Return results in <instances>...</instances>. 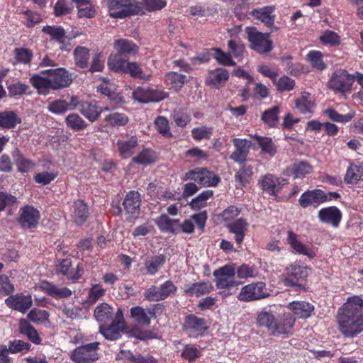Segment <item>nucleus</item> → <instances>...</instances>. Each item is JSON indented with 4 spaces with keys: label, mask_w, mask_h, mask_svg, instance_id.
Here are the masks:
<instances>
[{
    "label": "nucleus",
    "mask_w": 363,
    "mask_h": 363,
    "mask_svg": "<svg viewBox=\"0 0 363 363\" xmlns=\"http://www.w3.org/2000/svg\"><path fill=\"white\" fill-rule=\"evenodd\" d=\"M338 329L346 337H353L363 331V299L350 296L339 309Z\"/></svg>",
    "instance_id": "obj_1"
},
{
    "label": "nucleus",
    "mask_w": 363,
    "mask_h": 363,
    "mask_svg": "<svg viewBox=\"0 0 363 363\" xmlns=\"http://www.w3.org/2000/svg\"><path fill=\"white\" fill-rule=\"evenodd\" d=\"M108 6L110 16L115 18L144 13L143 4L136 0H108Z\"/></svg>",
    "instance_id": "obj_2"
},
{
    "label": "nucleus",
    "mask_w": 363,
    "mask_h": 363,
    "mask_svg": "<svg viewBox=\"0 0 363 363\" xmlns=\"http://www.w3.org/2000/svg\"><path fill=\"white\" fill-rule=\"evenodd\" d=\"M245 33L250 48L257 53L266 54L272 50V41L269 33H262L255 27H247Z\"/></svg>",
    "instance_id": "obj_3"
},
{
    "label": "nucleus",
    "mask_w": 363,
    "mask_h": 363,
    "mask_svg": "<svg viewBox=\"0 0 363 363\" xmlns=\"http://www.w3.org/2000/svg\"><path fill=\"white\" fill-rule=\"evenodd\" d=\"M99 342H94L77 347L69 354V358L76 363H90L99 359L97 350Z\"/></svg>",
    "instance_id": "obj_4"
},
{
    "label": "nucleus",
    "mask_w": 363,
    "mask_h": 363,
    "mask_svg": "<svg viewBox=\"0 0 363 363\" xmlns=\"http://www.w3.org/2000/svg\"><path fill=\"white\" fill-rule=\"evenodd\" d=\"M72 79L64 68L47 69V89H62L70 85Z\"/></svg>",
    "instance_id": "obj_5"
},
{
    "label": "nucleus",
    "mask_w": 363,
    "mask_h": 363,
    "mask_svg": "<svg viewBox=\"0 0 363 363\" xmlns=\"http://www.w3.org/2000/svg\"><path fill=\"white\" fill-rule=\"evenodd\" d=\"M268 296H269V294L266 291L265 283L257 281L244 286L238 296V299L249 302L263 299Z\"/></svg>",
    "instance_id": "obj_6"
},
{
    "label": "nucleus",
    "mask_w": 363,
    "mask_h": 363,
    "mask_svg": "<svg viewBox=\"0 0 363 363\" xmlns=\"http://www.w3.org/2000/svg\"><path fill=\"white\" fill-rule=\"evenodd\" d=\"M235 267L233 264H226L213 272L218 289H230L235 287L239 282L235 280Z\"/></svg>",
    "instance_id": "obj_7"
},
{
    "label": "nucleus",
    "mask_w": 363,
    "mask_h": 363,
    "mask_svg": "<svg viewBox=\"0 0 363 363\" xmlns=\"http://www.w3.org/2000/svg\"><path fill=\"white\" fill-rule=\"evenodd\" d=\"M354 81V76L349 74L345 69H338L333 73L328 84L336 91L346 92L350 90Z\"/></svg>",
    "instance_id": "obj_8"
},
{
    "label": "nucleus",
    "mask_w": 363,
    "mask_h": 363,
    "mask_svg": "<svg viewBox=\"0 0 363 363\" xmlns=\"http://www.w3.org/2000/svg\"><path fill=\"white\" fill-rule=\"evenodd\" d=\"M183 329L190 337H196L201 335L208 329V327L203 318L190 314L185 317Z\"/></svg>",
    "instance_id": "obj_9"
},
{
    "label": "nucleus",
    "mask_w": 363,
    "mask_h": 363,
    "mask_svg": "<svg viewBox=\"0 0 363 363\" xmlns=\"http://www.w3.org/2000/svg\"><path fill=\"white\" fill-rule=\"evenodd\" d=\"M5 303L10 308L25 313L32 306L33 300L30 295L21 293L10 295L5 299Z\"/></svg>",
    "instance_id": "obj_10"
},
{
    "label": "nucleus",
    "mask_w": 363,
    "mask_h": 363,
    "mask_svg": "<svg viewBox=\"0 0 363 363\" xmlns=\"http://www.w3.org/2000/svg\"><path fill=\"white\" fill-rule=\"evenodd\" d=\"M328 201V196L320 189L307 191L302 194L298 203L302 208H307L311 205L318 206Z\"/></svg>",
    "instance_id": "obj_11"
},
{
    "label": "nucleus",
    "mask_w": 363,
    "mask_h": 363,
    "mask_svg": "<svg viewBox=\"0 0 363 363\" xmlns=\"http://www.w3.org/2000/svg\"><path fill=\"white\" fill-rule=\"evenodd\" d=\"M233 143L235 150L231 153L230 158L235 162L245 163L249 155V150L252 146L251 141L246 139L234 138Z\"/></svg>",
    "instance_id": "obj_12"
},
{
    "label": "nucleus",
    "mask_w": 363,
    "mask_h": 363,
    "mask_svg": "<svg viewBox=\"0 0 363 363\" xmlns=\"http://www.w3.org/2000/svg\"><path fill=\"white\" fill-rule=\"evenodd\" d=\"M39 218L38 210L31 206H26L21 209L18 223L23 228L31 229L37 226Z\"/></svg>",
    "instance_id": "obj_13"
},
{
    "label": "nucleus",
    "mask_w": 363,
    "mask_h": 363,
    "mask_svg": "<svg viewBox=\"0 0 363 363\" xmlns=\"http://www.w3.org/2000/svg\"><path fill=\"white\" fill-rule=\"evenodd\" d=\"M229 79V72L223 68H217L208 72L206 84L213 88L220 89Z\"/></svg>",
    "instance_id": "obj_14"
},
{
    "label": "nucleus",
    "mask_w": 363,
    "mask_h": 363,
    "mask_svg": "<svg viewBox=\"0 0 363 363\" xmlns=\"http://www.w3.org/2000/svg\"><path fill=\"white\" fill-rule=\"evenodd\" d=\"M118 153L123 158L131 157L138 146V140L136 136L127 137L119 139L116 143Z\"/></svg>",
    "instance_id": "obj_15"
},
{
    "label": "nucleus",
    "mask_w": 363,
    "mask_h": 363,
    "mask_svg": "<svg viewBox=\"0 0 363 363\" xmlns=\"http://www.w3.org/2000/svg\"><path fill=\"white\" fill-rule=\"evenodd\" d=\"M89 216V208L84 201L80 199L74 201L71 211L72 221L77 225H81L87 220Z\"/></svg>",
    "instance_id": "obj_16"
},
{
    "label": "nucleus",
    "mask_w": 363,
    "mask_h": 363,
    "mask_svg": "<svg viewBox=\"0 0 363 363\" xmlns=\"http://www.w3.org/2000/svg\"><path fill=\"white\" fill-rule=\"evenodd\" d=\"M307 277L306 268L294 266L291 268L288 277L284 280L285 286L301 287Z\"/></svg>",
    "instance_id": "obj_17"
},
{
    "label": "nucleus",
    "mask_w": 363,
    "mask_h": 363,
    "mask_svg": "<svg viewBox=\"0 0 363 363\" xmlns=\"http://www.w3.org/2000/svg\"><path fill=\"white\" fill-rule=\"evenodd\" d=\"M318 218L322 223L337 227L341 220L342 213L335 206L323 208L318 212Z\"/></svg>",
    "instance_id": "obj_18"
},
{
    "label": "nucleus",
    "mask_w": 363,
    "mask_h": 363,
    "mask_svg": "<svg viewBox=\"0 0 363 363\" xmlns=\"http://www.w3.org/2000/svg\"><path fill=\"white\" fill-rule=\"evenodd\" d=\"M274 10L275 8L272 6H263L253 9L250 14L253 18L260 21L266 26L271 27L274 25L275 20Z\"/></svg>",
    "instance_id": "obj_19"
},
{
    "label": "nucleus",
    "mask_w": 363,
    "mask_h": 363,
    "mask_svg": "<svg viewBox=\"0 0 363 363\" xmlns=\"http://www.w3.org/2000/svg\"><path fill=\"white\" fill-rule=\"evenodd\" d=\"M79 112L83 115L89 122L94 123L96 121L102 113V108L97 105L96 102L92 101H83L81 105Z\"/></svg>",
    "instance_id": "obj_20"
},
{
    "label": "nucleus",
    "mask_w": 363,
    "mask_h": 363,
    "mask_svg": "<svg viewBox=\"0 0 363 363\" xmlns=\"http://www.w3.org/2000/svg\"><path fill=\"white\" fill-rule=\"evenodd\" d=\"M287 235L286 241L295 252L307 256L309 258H313L315 256L313 250L298 240L296 234L289 230Z\"/></svg>",
    "instance_id": "obj_21"
},
{
    "label": "nucleus",
    "mask_w": 363,
    "mask_h": 363,
    "mask_svg": "<svg viewBox=\"0 0 363 363\" xmlns=\"http://www.w3.org/2000/svg\"><path fill=\"white\" fill-rule=\"evenodd\" d=\"M288 308L299 318L310 317L314 311V306L306 301H293L288 305Z\"/></svg>",
    "instance_id": "obj_22"
},
{
    "label": "nucleus",
    "mask_w": 363,
    "mask_h": 363,
    "mask_svg": "<svg viewBox=\"0 0 363 363\" xmlns=\"http://www.w3.org/2000/svg\"><path fill=\"white\" fill-rule=\"evenodd\" d=\"M11 155L18 172L26 173L35 167V162L31 160L26 158L18 148H16L12 152Z\"/></svg>",
    "instance_id": "obj_23"
},
{
    "label": "nucleus",
    "mask_w": 363,
    "mask_h": 363,
    "mask_svg": "<svg viewBox=\"0 0 363 363\" xmlns=\"http://www.w3.org/2000/svg\"><path fill=\"white\" fill-rule=\"evenodd\" d=\"M295 318L291 314H286L282 318L276 319L275 325L272 335H279L281 334H289L294 325Z\"/></svg>",
    "instance_id": "obj_24"
},
{
    "label": "nucleus",
    "mask_w": 363,
    "mask_h": 363,
    "mask_svg": "<svg viewBox=\"0 0 363 363\" xmlns=\"http://www.w3.org/2000/svg\"><path fill=\"white\" fill-rule=\"evenodd\" d=\"M141 204L140 195L138 191L128 192L123 201V205L125 211L129 214H136L139 212Z\"/></svg>",
    "instance_id": "obj_25"
},
{
    "label": "nucleus",
    "mask_w": 363,
    "mask_h": 363,
    "mask_svg": "<svg viewBox=\"0 0 363 363\" xmlns=\"http://www.w3.org/2000/svg\"><path fill=\"white\" fill-rule=\"evenodd\" d=\"M21 123V118L15 111L7 110L0 111V129H13Z\"/></svg>",
    "instance_id": "obj_26"
},
{
    "label": "nucleus",
    "mask_w": 363,
    "mask_h": 363,
    "mask_svg": "<svg viewBox=\"0 0 363 363\" xmlns=\"http://www.w3.org/2000/svg\"><path fill=\"white\" fill-rule=\"evenodd\" d=\"M247 225V220L242 218L232 221L227 225L230 232L235 235V239L238 244H240L242 242Z\"/></svg>",
    "instance_id": "obj_27"
},
{
    "label": "nucleus",
    "mask_w": 363,
    "mask_h": 363,
    "mask_svg": "<svg viewBox=\"0 0 363 363\" xmlns=\"http://www.w3.org/2000/svg\"><path fill=\"white\" fill-rule=\"evenodd\" d=\"M285 179H280L274 177L272 174H267L263 177L260 181L262 189L270 194H275L284 185Z\"/></svg>",
    "instance_id": "obj_28"
},
{
    "label": "nucleus",
    "mask_w": 363,
    "mask_h": 363,
    "mask_svg": "<svg viewBox=\"0 0 363 363\" xmlns=\"http://www.w3.org/2000/svg\"><path fill=\"white\" fill-rule=\"evenodd\" d=\"M363 181V164L350 163L344 177V182L347 184H353Z\"/></svg>",
    "instance_id": "obj_29"
},
{
    "label": "nucleus",
    "mask_w": 363,
    "mask_h": 363,
    "mask_svg": "<svg viewBox=\"0 0 363 363\" xmlns=\"http://www.w3.org/2000/svg\"><path fill=\"white\" fill-rule=\"evenodd\" d=\"M166 262L164 255H158L147 259L145 262V273L149 275H155L163 267Z\"/></svg>",
    "instance_id": "obj_30"
},
{
    "label": "nucleus",
    "mask_w": 363,
    "mask_h": 363,
    "mask_svg": "<svg viewBox=\"0 0 363 363\" xmlns=\"http://www.w3.org/2000/svg\"><path fill=\"white\" fill-rule=\"evenodd\" d=\"M159 228L162 231L176 233L179 230L180 223L177 219H172L167 215H161L156 220Z\"/></svg>",
    "instance_id": "obj_31"
},
{
    "label": "nucleus",
    "mask_w": 363,
    "mask_h": 363,
    "mask_svg": "<svg viewBox=\"0 0 363 363\" xmlns=\"http://www.w3.org/2000/svg\"><path fill=\"white\" fill-rule=\"evenodd\" d=\"M114 48L117 53L128 57L138 52V47L132 41L126 39H119L115 41Z\"/></svg>",
    "instance_id": "obj_32"
},
{
    "label": "nucleus",
    "mask_w": 363,
    "mask_h": 363,
    "mask_svg": "<svg viewBox=\"0 0 363 363\" xmlns=\"http://www.w3.org/2000/svg\"><path fill=\"white\" fill-rule=\"evenodd\" d=\"M19 331L21 334L26 335L28 339L35 345L41 342L37 330L31 325L26 319H21L19 321Z\"/></svg>",
    "instance_id": "obj_33"
},
{
    "label": "nucleus",
    "mask_w": 363,
    "mask_h": 363,
    "mask_svg": "<svg viewBox=\"0 0 363 363\" xmlns=\"http://www.w3.org/2000/svg\"><path fill=\"white\" fill-rule=\"evenodd\" d=\"M124 328L125 326L113 321L108 326L104 325H101L99 331L106 339L115 340L121 337V333L124 330Z\"/></svg>",
    "instance_id": "obj_34"
},
{
    "label": "nucleus",
    "mask_w": 363,
    "mask_h": 363,
    "mask_svg": "<svg viewBox=\"0 0 363 363\" xmlns=\"http://www.w3.org/2000/svg\"><path fill=\"white\" fill-rule=\"evenodd\" d=\"M313 167L307 162L298 161L294 162L291 167L288 169L289 174L296 178H303L312 172Z\"/></svg>",
    "instance_id": "obj_35"
},
{
    "label": "nucleus",
    "mask_w": 363,
    "mask_h": 363,
    "mask_svg": "<svg viewBox=\"0 0 363 363\" xmlns=\"http://www.w3.org/2000/svg\"><path fill=\"white\" fill-rule=\"evenodd\" d=\"M126 58L117 52L111 54L108 58L107 65L112 71L123 72L128 63Z\"/></svg>",
    "instance_id": "obj_36"
},
{
    "label": "nucleus",
    "mask_w": 363,
    "mask_h": 363,
    "mask_svg": "<svg viewBox=\"0 0 363 363\" xmlns=\"http://www.w3.org/2000/svg\"><path fill=\"white\" fill-rule=\"evenodd\" d=\"M76 4L79 18H93L95 15V9L89 0H72Z\"/></svg>",
    "instance_id": "obj_37"
},
{
    "label": "nucleus",
    "mask_w": 363,
    "mask_h": 363,
    "mask_svg": "<svg viewBox=\"0 0 363 363\" xmlns=\"http://www.w3.org/2000/svg\"><path fill=\"white\" fill-rule=\"evenodd\" d=\"M157 160V154L151 149H144L136 156L132 158V161L138 164H150Z\"/></svg>",
    "instance_id": "obj_38"
},
{
    "label": "nucleus",
    "mask_w": 363,
    "mask_h": 363,
    "mask_svg": "<svg viewBox=\"0 0 363 363\" xmlns=\"http://www.w3.org/2000/svg\"><path fill=\"white\" fill-rule=\"evenodd\" d=\"M94 316L99 322L106 323L113 317V308L106 303L98 306L94 310Z\"/></svg>",
    "instance_id": "obj_39"
},
{
    "label": "nucleus",
    "mask_w": 363,
    "mask_h": 363,
    "mask_svg": "<svg viewBox=\"0 0 363 363\" xmlns=\"http://www.w3.org/2000/svg\"><path fill=\"white\" fill-rule=\"evenodd\" d=\"M65 121L68 128L75 131L82 130L88 126L86 121L75 113H69Z\"/></svg>",
    "instance_id": "obj_40"
},
{
    "label": "nucleus",
    "mask_w": 363,
    "mask_h": 363,
    "mask_svg": "<svg viewBox=\"0 0 363 363\" xmlns=\"http://www.w3.org/2000/svg\"><path fill=\"white\" fill-rule=\"evenodd\" d=\"M212 284L208 282H201L193 284L185 289V292L197 296L210 293L213 290Z\"/></svg>",
    "instance_id": "obj_41"
},
{
    "label": "nucleus",
    "mask_w": 363,
    "mask_h": 363,
    "mask_svg": "<svg viewBox=\"0 0 363 363\" xmlns=\"http://www.w3.org/2000/svg\"><path fill=\"white\" fill-rule=\"evenodd\" d=\"M74 62L77 66L86 68L89 58V50L83 46H77L74 50Z\"/></svg>",
    "instance_id": "obj_42"
},
{
    "label": "nucleus",
    "mask_w": 363,
    "mask_h": 363,
    "mask_svg": "<svg viewBox=\"0 0 363 363\" xmlns=\"http://www.w3.org/2000/svg\"><path fill=\"white\" fill-rule=\"evenodd\" d=\"M296 106L302 113H311L315 106L313 101L308 93H303L296 100Z\"/></svg>",
    "instance_id": "obj_43"
},
{
    "label": "nucleus",
    "mask_w": 363,
    "mask_h": 363,
    "mask_svg": "<svg viewBox=\"0 0 363 363\" xmlns=\"http://www.w3.org/2000/svg\"><path fill=\"white\" fill-rule=\"evenodd\" d=\"M275 322L276 318L270 312L262 311L257 315V323L258 325L267 328L271 333L275 325Z\"/></svg>",
    "instance_id": "obj_44"
},
{
    "label": "nucleus",
    "mask_w": 363,
    "mask_h": 363,
    "mask_svg": "<svg viewBox=\"0 0 363 363\" xmlns=\"http://www.w3.org/2000/svg\"><path fill=\"white\" fill-rule=\"evenodd\" d=\"M60 271L64 275H66L70 279H78L81 277L79 272V267L76 269L72 267V262L69 259H63L60 265Z\"/></svg>",
    "instance_id": "obj_45"
},
{
    "label": "nucleus",
    "mask_w": 363,
    "mask_h": 363,
    "mask_svg": "<svg viewBox=\"0 0 363 363\" xmlns=\"http://www.w3.org/2000/svg\"><path fill=\"white\" fill-rule=\"evenodd\" d=\"M253 137L256 139L257 144L263 152L269 154L271 156L276 154L277 147L272 142V138L262 137L258 135H255Z\"/></svg>",
    "instance_id": "obj_46"
},
{
    "label": "nucleus",
    "mask_w": 363,
    "mask_h": 363,
    "mask_svg": "<svg viewBox=\"0 0 363 363\" xmlns=\"http://www.w3.org/2000/svg\"><path fill=\"white\" fill-rule=\"evenodd\" d=\"M47 294L55 298H65L72 295V291L67 287H59L47 281Z\"/></svg>",
    "instance_id": "obj_47"
},
{
    "label": "nucleus",
    "mask_w": 363,
    "mask_h": 363,
    "mask_svg": "<svg viewBox=\"0 0 363 363\" xmlns=\"http://www.w3.org/2000/svg\"><path fill=\"white\" fill-rule=\"evenodd\" d=\"M166 80L177 91L181 89L186 82V75L174 72H170L166 74Z\"/></svg>",
    "instance_id": "obj_48"
},
{
    "label": "nucleus",
    "mask_w": 363,
    "mask_h": 363,
    "mask_svg": "<svg viewBox=\"0 0 363 363\" xmlns=\"http://www.w3.org/2000/svg\"><path fill=\"white\" fill-rule=\"evenodd\" d=\"M241 165L239 170L235 174V180L244 186L248 182L253 174V168L250 164L245 163L240 164Z\"/></svg>",
    "instance_id": "obj_49"
},
{
    "label": "nucleus",
    "mask_w": 363,
    "mask_h": 363,
    "mask_svg": "<svg viewBox=\"0 0 363 363\" xmlns=\"http://www.w3.org/2000/svg\"><path fill=\"white\" fill-rule=\"evenodd\" d=\"M130 316L135 321L145 325L150 324V318L148 316L147 309L140 306H135L130 308Z\"/></svg>",
    "instance_id": "obj_50"
},
{
    "label": "nucleus",
    "mask_w": 363,
    "mask_h": 363,
    "mask_svg": "<svg viewBox=\"0 0 363 363\" xmlns=\"http://www.w3.org/2000/svg\"><path fill=\"white\" fill-rule=\"evenodd\" d=\"M13 52L15 55L13 65L18 63L27 65L30 63L33 57L31 50L24 48H17L14 50Z\"/></svg>",
    "instance_id": "obj_51"
},
{
    "label": "nucleus",
    "mask_w": 363,
    "mask_h": 363,
    "mask_svg": "<svg viewBox=\"0 0 363 363\" xmlns=\"http://www.w3.org/2000/svg\"><path fill=\"white\" fill-rule=\"evenodd\" d=\"M31 345L28 342H26L21 340H14L9 342L7 347L8 353L16 354L22 353L24 354L30 350Z\"/></svg>",
    "instance_id": "obj_52"
},
{
    "label": "nucleus",
    "mask_w": 363,
    "mask_h": 363,
    "mask_svg": "<svg viewBox=\"0 0 363 363\" xmlns=\"http://www.w3.org/2000/svg\"><path fill=\"white\" fill-rule=\"evenodd\" d=\"M279 106H274L272 108L264 111L262 116V121L270 127H274L279 122Z\"/></svg>",
    "instance_id": "obj_53"
},
{
    "label": "nucleus",
    "mask_w": 363,
    "mask_h": 363,
    "mask_svg": "<svg viewBox=\"0 0 363 363\" xmlns=\"http://www.w3.org/2000/svg\"><path fill=\"white\" fill-rule=\"evenodd\" d=\"M199 184L203 186H216L220 182V178L213 172L205 168H201V177Z\"/></svg>",
    "instance_id": "obj_54"
},
{
    "label": "nucleus",
    "mask_w": 363,
    "mask_h": 363,
    "mask_svg": "<svg viewBox=\"0 0 363 363\" xmlns=\"http://www.w3.org/2000/svg\"><path fill=\"white\" fill-rule=\"evenodd\" d=\"M105 121L111 126L125 125L128 122V117L124 113L113 112L107 115Z\"/></svg>",
    "instance_id": "obj_55"
},
{
    "label": "nucleus",
    "mask_w": 363,
    "mask_h": 363,
    "mask_svg": "<svg viewBox=\"0 0 363 363\" xmlns=\"http://www.w3.org/2000/svg\"><path fill=\"white\" fill-rule=\"evenodd\" d=\"M212 196L213 191H204L191 201L190 206L194 210H199L206 205L207 200Z\"/></svg>",
    "instance_id": "obj_56"
},
{
    "label": "nucleus",
    "mask_w": 363,
    "mask_h": 363,
    "mask_svg": "<svg viewBox=\"0 0 363 363\" xmlns=\"http://www.w3.org/2000/svg\"><path fill=\"white\" fill-rule=\"evenodd\" d=\"M129 337H135L140 340L156 338L157 336L151 331H143L138 327H134L126 331Z\"/></svg>",
    "instance_id": "obj_57"
},
{
    "label": "nucleus",
    "mask_w": 363,
    "mask_h": 363,
    "mask_svg": "<svg viewBox=\"0 0 363 363\" xmlns=\"http://www.w3.org/2000/svg\"><path fill=\"white\" fill-rule=\"evenodd\" d=\"M213 134V128L207 126L195 128L191 130L192 138L197 141L203 139L208 140Z\"/></svg>",
    "instance_id": "obj_58"
},
{
    "label": "nucleus",
    "mask_w": 363,
    "mask_h": 363,
    "mask_svg": "<svg viewBox=\"0 0 363 363\" xmlns=\"http://www.w3.org/2000/svg\"><path fill=\"white\" fill-rule=\"evenodd\" d=\"M47 34H49L52 40L64 45L66 40L65 32L62 27L47 26Z\"/></svg>",
    "instance_id": "obj_59"
},
{
    "label": "nucleus",
    "mask_w": 363,
    "mask_h": 363,
    "mask_svg": "<svg viewBox=\"0 0 363 363\" xmlns=\"http://www.w3.org/2000/svg\"><path fill=\"white\" fill-rule=\"evenodd\" d=\"M48 110L55 114H63L69 110L68 102L63 99H58L49 104Z\"/></svg>",
    "instance_id": "obj_60"
},
{
    "label": "nucleus",
    "mask_w": 363,
    "mask_h": 363,
    "mask_svg": "<svg viewBox=\"0 0 363 363\" xmlns=\"http://www.w3.org/2000/svg\"><path fill=\"white\" fill-rule=\"evenodd\" d=\"M274 83L277 89L279 91H289L295 86V81L287 76H283L278 80L276 79V82Z\"/></svg>",
    "instance_id": "obj_61"
},
{
    "label": "nucleus",
    "mask_w": 363,
    "mask_h": 363,
    "mask_svg": "<svg viewBox=\"0 0 363 363\" xmlns=\"http://www.w3.org/2000/svg\"><path fill=\"white\" fill-rule=\"evenodd\" d=\"M235 274L240 279L255 277L256 269L255 267H250L247 264H243L235 269Z\"/></svg>",
    "instance_id": "obj_62"
},
{
    "label": "nucleus",
    "mask_w": 363,
    "mask_h": 363,
    "mask_svg": "<svg viewBox=\"0 0 363 363\" xmlns=\"http://www.w3.org/2000/svg\"><path fill=\"white\" fill-rule=\"evenodd\" d=\"M9 96L11 97H14L16 96H21L27 92L29 89V86L21 82H16L14 84H11L7 87Z\"/></svg>",
    "instance_id": "obj_63"
},
{
    "label": "nucleus",
    "mask_w": 363,
    "mask_h": 363,
    "mask_svg": "<svg viewBox=\"0 0 363 363\" xmlns=\"http://www.w3.org/2000/svg\"><path fill=\"white\" fill-rule=\"evenodd\" d=\"M172 116L177 125L179 127H184L191 121V116L180 110H174Z\"/></svg>",
    "instance_id": "obj_64"
}]
</instances>
